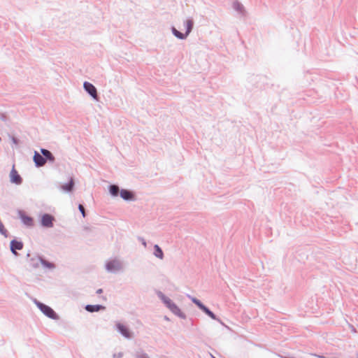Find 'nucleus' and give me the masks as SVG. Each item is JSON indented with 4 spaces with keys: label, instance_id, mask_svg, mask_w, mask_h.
Instances as JSON below:
<instances>
[{
    "label": "nucleus",
    "instance_id": "1",
    "mask_svg": "<svg viewBox=\"0 0 358 358\" xmlns=\"http://www.w3.org/2000/svg\"><path fill=\"white\" fill-rule=\"evenodd\" d=\"M155 294L157 297L162 301L164 306L168 308L173 314L180 319H186L187 315L183 313L178 306L171 300L169 296L165 295L160 290H155Z\"/></svg>",
    "mask_w": 358,
    "mask_h": 358
},
{
    "label": "nucleus",
    "instance_id": "2",
    "mask_svg": "<svg viewBox=\"0 0 358 358\" xmlns=\"http://www.w3.org/2000/svg\"><path fill=\"white\" fill-rule=\"evenodd\" d=\"M34 303L36 306V307L48 318L52 319L53 320H58L59 319V315L50 306L43 303V302L34 299Z\"/></svg>",
    "mask_w": 358,
    "mask_h": 358
},
{
    "label": "nucleus",
    "instance_id": "3",
    "mask_svg": "<svg viewBox=\"0 0 358 358\" xmlns=\"http://www.w3.org/2000/svg\"><path fill=\"white\" fill-rule=\"evenodd\" d=\"M55 217L50 213H41L38 216V222L40 225L43 228H52L54 227Z\"/></svg>",
    "mask_w": 358,
    "mask_h": 358
},
{
    "label": "nucleus",
    "instance_id": "4",
    "mask_svg": "<svg viewBox=\"0 0 358 358\" xmlns=\"http://www.w3.org/2000/svg\"><path fill=\"white\" fill-rule=\"evenodd\" d=\"M83 89L93 100L99 101L100 97L98 94L97 90L92 83L85 81L83 83Z\"/></svg>",
    "mask_w": 358,
    "mask_h": 358
},
{
    "label": "nucleus",
    "instance_id": "5",
    "mask_svg": "<svg viewBox=\"0 0 358 358\" xmlns=\"http://www.w3.org/2000/svg\"><path fill=\"white\" fill-rule=\"evenodd\" d=\"M115 330L125 338L131 339L133 338V332L127 325L123 323L117 322L115 324Z\"/></svg>",
    "mask_w": 358,
    "mask_h": 358
},
{
    "label": "nucleus",
    "instance_id": "6",
    "mask_svg": "<svg viewBox=\"0 0 358 358\" xmlns=\"http://www.w3.org/2000/svg\"><path fill=\"white\" fill-rule=\"evenodd\" d=\"M17 215L21 222L27 227L31 228L34 226V218L31 216L29 215L24 210H18Z\"/></svg>",
    "mask_w": 358,
    "mask_h": 358
},
{
    "label": "nucleus",
    "instance_id": "7",
    "mask_svg": "<svg viewBox=\"0 0 358 358\" xmlns=\"http://www.w3.org/2000/svg\"><path fill=\"white\" fill-rule=\"evenodd\" d=\"M10 250L13 255L15 257H18L20 254L17 252V250H21L24 248V243L17 238H14L10 242Z\"/></svg>",
    "mask_w": 358,
    "mask_h": 358
},
{
    "label": "nucleus",
    "instance_id": "8",
    "mask_svg": "<svg viewBox=\"0 0 358 358\" xmlns=\"http://www.w3.org/2000/svg\"><path fill=\"white\" fill-rule=\"evenodd\" d=\"M105 268L108 272L115 273L121 269L122 264L119 260L114 259L106 262Z\"/></svg>",
    "mask_w": 358,
    "mask_h": 358
},
{
    "label": "nucleus",
    "instance_id": "9",
    "mask_svg": "<svg viewBox=\"0 0 358 358\" xmlns=\"http://www.w3.org/2000/svg\"><path fill=\"white\" fill-rule=\"evenodd\" d=\"M120 196L125 201H135L136 200V193L128 189L121 188L120 190Z\"/></svg>",
    "mask_w": 358,
    "mask_h": 358
},
{
    "label": "nucleus",
    "instance_id": "10",
    "mask_svg": "<svg viewBox=\"0 0 358 358\" xmlns=\"http://www.w3.org/2000/svg\"><path fill=\"white\" fill-rule=\"evenodd\" d=\"M10 181L11 183L15 185H21L23 182V179L21 176L18 173V172L13 167L10 173Z\"/></svg>",
    "mask_w": 358,
    "mask_h": 358
},
{
    "label": "nucleus",
    "instance_id": "11",
    "mask_svg": "<svg viewBox=\"0 0 358 358\" xmlns=\"http://www.w3.org/2000/svg\"><path fill=\"white\" fill-rule=\"evenodd\" d=\"M33 162L36 168L42 167L46 164L43 154H40L38 151H34Z\"/></svg>",
    "mask_w": 358,
    "mask_h": 358
},
{
    "label": "nucleus",
    "instance_id": "12",
    "mask_svg": "<svg viewBox=\"0 0 358 358\" xmlns=\"http://www.w3.org/2000/svg\"><path fill=\"white\" fill-rule=\"evenodd\" d=\"M41 153L43 154L45 163H55V157L49 150L42 148H41Z\"/></svg>",
    "mask_w": 358,
    "mask_h": 358
},
{
    "label": "nucleus",
    "instance_id": "13",
    "mask_svg": "<svg viewBox=\"0 0 358 358\" xmlns=\"http://www.w3.org/2000/svg\"><path fill=\"white\" fill-rule=\"evenodd\" d=\"M84 308L89 313H97L101 310H105L106 306L101 304H87Z\"/></svg>",
    "mask_w": 358,
    "mask_h": 358
},
{
    "label": "nucleus",
    "instance_id": "14",
    "mask_svg": "<svg viewBox=\"0 0 358 358\" xmlns=\"http://www.w3.org/2000/svg\"><path fill=\"white\" fill-rule=\"evenodd\" d=\"M203 313L207 315L209 317H210L213 320H216L219 322L220 324H224L222 321L206 305H204L200 309Z\"/></svg>",
    "mask_w": 358,
    "mask_h": 358
},
{
    "label": "nucleus",
    "instance_id": "15",
    "mask_svg": "<svg viewBox=\"0 0 358 358\" xmlns=\"http://www.w3.org/2000/svg\"><path fill=\"white\" fill-rule=\"evenodd\" d=\"M75 182L73 177H70L68 182L64 183L62 185V189L67 193L72 192L74 189Z\"/></svg>",
    "mask_w": 358,
    "mask_h": 358
},
{
    "label": "nucleus",
    "instance_id": "16",
    "mask_svg": "<svg viewBox=\"0 0 358 358\" xmlns=\"http://www.w3.org/2000/svg\"><path fill=\"white\" fill-rule=\"evenodd\" d=\"M194 22L192 17H188L185 22H184V26L185 27V34L187 35V36L189 35V34L192 32L193 28H194Z\"/></svg>",
    "mask_w": 358,
    "mask_h": 358
},
{
    "label": "nucleus",
    "instance_id": "17",
    "mask_svg": "<svg viewBox=\"0 0 358 358\" xmlns=\"http://www.w3.org/2000/svg\"><path fill=\"white\" fill-rule=\"evenodd\" d=\"M108 190L110 195L112 197H117V196H120V188L119 187V186L117 185L110 184L108 186Z\"/></svg>",
    "mask_w": 358,
    "mask_h": 358
},
{
    "label": "nucleus",
    "instance_id": "18",
    "mask_svg": "<svg viewBox=\"0 0 358 358\" xmlns=\"http://www.w3.org/2000/svg\"><path fill=\"white\" fill-rule=\"evenodd\" d=\"M41 255H36L35 257H31L29 259V266L34 268H37L39 267V264L41 262Z\"/></svg>",
    "mask_w": 358,
    "mask_h": 358
},
{
    "label": "nucleus",
    "instance_id": "19",
    "mask_svg": "<svg viewBox=\"0 0 358 358\" xmlns=\"http://www.w3.org/2000/svg\"><path fill=\"white\" fill-rule=\"evenodd\" d=\"M171 29L172 34L178 39L185 40L187 38V35L185 34V32L182 33L178 31L174 26H172Z\"/></svg>",
    "mask_w": 358,
    "mask_h": 358
},
{
    "label": "nucleus",
    "instance_id": "20",
    "mask_svg": "<svg viewBox=\"0 0 358 358\" xmlns=\"http://www.w3.org/2000/svg\"><path fill=\"white\" fill-rule=\"evenodd\" d=\"M153 255L159 259H163L164 257L162 248L157 244H155L153 247Z\"/></svg>",
    "mask_w": 358,
    "mask_h": 358
},
{
    "label": "nucleus",
    "instance_id": "21",
    "mask_svg": "<svg viewBox=\"0 0 358 358\" xmlns=\"http://www.w3.org/2000/svg\"><path fill=\"white\" fill-rule=\"evenodd\" d=\"M40 264L45 268L53 269L55 268V264L53 262H50L48 261L43 256L41 257Z\"/></svg>",
    "mask_w": 358,
    "mask_h": 358
},
{
    "label": "nucleus",
    "instance_id": "22",
    "mask_svg": "<svg viewBox=\"0 0 358 358\" xmlns=\"http://www.w3.org/2000/svg\"><path fill=\"white\" fill-rule=\"evenodd\" d=\"M233 8L239 13H243L245 8L243 5L238 0H235L232 5Z\"/></svg>",
    "mask_w": 358,
    "mask_h": 358
},
{
    "label": "nucleus",
    "instance_id": "23",
    "mask_svg": "<svg viewBox=\"0 0 358 358\" xmlns=\"http://www.w3.org/2000/svg\"><path fill=\"white\" fill-rule=\"evenodd\" d=\"M187 297L191 300V301L196 306V307L199 308V309H201V308H202L205 304L201 301L199 300V299L194 297V296H192L191 295H187Z\"/></svg>",
    "mask_w": 358,
    "mask_h": 358
},
{
    "label": "nucleus",
    "instance_id": "24",
    "mask_svg": "<svg viewBox=\"0 0 358 358\" xmlns=\"http://www.w3.org/2000/svg\"><path fill=\"white\" fill-rule=\"evenodd\" d=\"M0 234L5 238H8L10 236L8 230L5 228L4 224L1 221H0Z\"/></svg>",
    "mask_w": 358,
    "mask_h": 358
},
{
    "label": "nucleus",
    "instance_id": "25",
    "mask_svg": "<svg viewBox=\"0 0 358 358\" xmlns=\"http://www.w3.org/2000/svg\"><path fill=\"white\" fill-rule=\"evenodd\" d=\"M135 357L136 358H150L146 352H145L143 350H141V353L140 354L136 353L135 355Z\"/></svg>",
    "mask_w": 358,
    "mask_h": 358
},
{
    "label": "nucleus",
    "instance_id": "26",
    "mask_svg": "<svg viewBox=\"0 0 358 358\" xmlns=\"http://www.w3.org/2000/svg\"><path fill=\"white\" fill-rule=\"evenodd\" d=\"M78 210L80 212V213L82 214L83 217H85L87 216V213L85 211V209L83 205L80 203L78 205Z\"/></svg>",
    "mask_w": 358,
    "mask_h": 358
},
{
    "label": "nucleus",
    "instance_id": "27",
    "mask_svg": "<svg viewBox=\"0 0 358 358\" xmlns=\"http://www.w3.org/2000/svg\"><path fill=\"white\" fill-rule=\"evenodd\" d=\"M0 120L3 122H7L8 120V115L5 113H0Z\"/></svg>",
    "mask_w": 358,
    "mask_h": 358
},
{
    "label": "nucleus",
    "instance_id": "28",
    "mask_svg": "<svg viewBox=\"0 0 358 358\" xmlns=\"http://www.w3.org/2000/svg\"><path fill=\"white\" fill-rule=\"evenodd\" d=\"M10 138L11 141H12V143L13 144H15V145H18L19 144L20 140L17 137H15L14 136H10Z\"/></svg>",
    "mask_w": 358,
    "mask_h": 358
},
{
    "label": "nucleus",
    "instance_id": "29",
    "mask_svg": "<svg viewBox=\"0 0 358 358\" xmlns=\"http://www.w3.org/2000/svg\"><path fill=\"white\" fill-rule=\"evenodd\" d=\"M138 240L141 242L142 245H143L145 248L147 246L146 241L143 237L138 236Z\"/></svg>",
    "mask_w": 358,
    "mask_h": 358
},
{
    "label": "nucleus",
    "instance_id": "30",
    "mask_svg": "<svg viewBox=\"0 0 358 358\" xmlns=\"http://www.w3.org/2000/svg\"><path fill=\"white\" fill-rule=\"evenodd\" d=\"M124 354L122 352H120L117 354H114L113 357V358H122L123 357Z\"/></svg>",
    "mask_w": 358,
    "mask_h": 358
},
{
    "label": "nucleus",
    "instance_id": "31",
    "mask_svg": "<svg viewBox=\"0 0 358 358\" xmlns=\"http://www.w3.org/2000/svg\"><path fill=\"white\" fill-rule=\"evenodd\" d=\"M350 327L351 329L352 332L357 333V330H356L355 327L353 325L350 324Z\"/></svg>",
    "mask_w": 358,
    "mask_h": 358
},
{
    "label": "nucleus",
    "instance_id": "32",
    "mask_svg": "<svg viewBox=\"0 0 358 358\" xmlns=\"http://www.w3.org/2000/svg\"><path fill=\"white\" fill-rule=\"evenodd\" d=\"M96 294H101V293H103V289H101V288L98 289L96 290Z\"/></svg>",
    "mask_w": 358,
    "mask_h": 358
},
{
    "label": "nucleus",
    "instance_id": "33",
    "mask_svg": "<svg viewBox=\"0 0 358 358\" xmlns=\"http://www.w3.org/2000/svg\"><path fill=\"white\" fill-rule=\"evenodd\" d=\"M315 356L317 357L318 358H326L324 355H314Z\"/></svg>",
    "mask_w": 358,
    "mask_h": 358
},
{
    "label": "nucleus",
    "instance_id": "34",
    "mask_svg": "<svg viewBox=\"0 0 358 358\" xmlns=\"http://www.w3.org/2000/svg\"><path fill=\"white\" fill-rule=\"evenodd\" d=\"M164 320H166V321H170L169 317L168 316H166V315H165V316L164 317Z\"/></svg>",
    "mask_w": 358,
    "mask_h": 358
},
{
    "label": "nucleus",
    "instance_id": "35",
    "mask_svg": "<svg viewBox=\"0 0 358 358\" xmlns=\"http://www.w3.org/2000/svg\"><path fill=\"white\" fill-rule=\"evenodd\" d=\"M281 358H289L290 356L289 355H280Z\"/></svg>",
    "mask_w": 358,
    "mask_h": 358
},
{
    "label": "nucleus",
    "instance_id": "36",
    "mask_svg": "<svg viewBox=\"0 0 358 358\" xmlns=\"http://www.w3.org/2000/svg\"><path fill=\"white\" fill-rule=\"evenodd\" d=\"M30 257V252H29L27 254V257Z\"/></svg>",
    "mask_w": 358,
    "mask_h": 358
},
{
    "label": "nucleus",
    "instance_id": "37",
    "mask_svg": "<svg viewBox=\"0 0 358 358\" xmlns=\"http://www.w3.org/2000/svg\"><path fill=\"white\" fill-rule=\"evenodd\" d=\"M211 357H212V358H216V357H215L213 355H211Z\"/></svg>",
    "mask_w": 358,
    "mask_h": 358
},
{
    "label": "nucleus",
    "instance_id": "38",
    "mask_svg": "<svg viewBox=\"0 0 358 358\" xmlns=\"http://www.w3.org/2000/svg\"><path fill=\"white\" fill-rule=\"evenodd\" d=\"M289 358H296V357L290 356Z\"/></svg>",
    "mask_w": 358,
    "mask_h": 358
},
{
    "label": "nucleus",
    "instance_id": "39",
    "mask_svg": "<svg viewBox=\"0 0 358 358\" xmlns=\"http://www.w3.org/2000/svg\"><path fill=\"white\" fill-rule=\"evenodd\" d=\"M357 358H358V353H357Z\"/></svg>",
    "mask_w": 358,
    "mask_h": 358
}]
</instances>
